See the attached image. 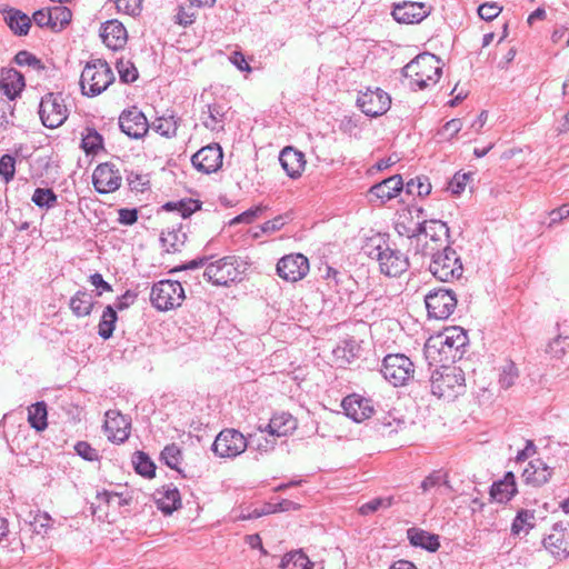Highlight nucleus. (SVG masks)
<instances>
[{"label":"nucleus","mask_w":569,"mask_h":569,"mask_svg":"<svg viewBox=\"0 0 569 569\" xmlns=\"http://www.w3.org/2000/svg\"><path fill=\"white\" fill-rule=\"evenodd\" d=\"M197 7L188 1L187 4H180L176 14V22L181 26L193 23L197 16Z\"/></svg>","instance_id":"51"},{"label":"nucleus","mask_w":569,"mask_h":569,"mask_svg":"<svg viewBox=\"0 0 569 569\" xmlns=\"http://www.w3.org/2000/svg\"><path fill=\"white\" fill-rule=\"evenodd\" d=\"M411 244L415 243L416 254L425 256V247L445 248L451 246L450 230L447 223L441 220H425L418 222L416 228L408 234Z\"/></svg>","instance_id":"3"},{"label":"nucleus","mask_w":569,"mask_h":569,"mask_svg":"<svg viewBox=\"0 0 569 569\" xmlns=\"http://www.w3.org/2000/svg\"><path fill=\"white\" fill-rule=\"evenodd\" d=\"M428 316L437 320L448 319L457 307V298L452 290L435 289L425 297Z\"/></svg>","instance_id":"12"},{"label":"nucleus","mask_w":569,"mask_h":569,"mask_svg":"<svg viewBox=\"0 0 569 569\" xmlns=\"http://www.w3.org/2000/svg\"><path fill=\"white\" fill-rule=\"evenodd\" d=\"M425 256L430 259L429 271L442 282L458 280L463 274V266L460 256L450 246L437 249L436 247H425Z\"/></svg>","instance_id":"2"},{"label":"nucleus","mask_w":569,"mask_h":569,"mask_svg":"<svg viewBox=\"0 0 569 569\" xmlns=\"http://www.w3.org/2000/svg\"><path fill=\"white\" fill-rule=\"evenodd\" d=\"M341 407L346 416L356 422L370 418L375 412L372 400L356 393L347 396L342 400Z\"/></svg>","instance_id":"21"},{"label":"nucleus","mask_w":569,"mask_h":569,"mask_svg":"<svg viewBox=\"0 0 569 569\" xmlns=\"http://www.w3.org/2000/svg\"><path fill=\"white\" fill-rule=\"evenodd\" d=\"M50 9H40L32 16L34 23L41 28L48 27L51 29L52 13H49Z\"/></svg>","instance_id":"61"},{"label":"nucleus","mask_w":569,"mask_h":569,"mask_svg":"<svg viewBox=\"0 0 569 569\" xmlns=\"http://www.w3.org/2000/svg\"><path fill=\"white\" fill-rule=\"evenodd\" d=\"M383 429L388 430V433L397 432L405 426V420L388 415L380 420Z\"/></svg>","instance_id":"59"},{"label":"nucleus","mask_w":569,"mask_h":569,"mask_svg":"<svg viewBox=\"0 0 569 569\" xmlns=\"http://www.w3.org/2000/svg\"><path fill=\"white\" fill-rule=\"evenodd\" d=\"M81 147L87 154H97L103 149V138L96 129L86 128V131L82 133Z\"/></svg>","instance_id":"39"},{"label":"nucleus","mask_w":569,"mask_h":569,"mask_svg":"<svg viewBox=\"0 0 569 569\" xmlns=\"http://www.w3.org/2000/svg\"><path fill=\"white\" fill-rule=\"evenodd\" d=\"M226 104L213 102L207 106V109L201 112L202 124L211 130L219 131L224 128L226 114L228 112Z\"/></svg>","instance_id":"28"},{"label":"nucleus","mask_w":569,"mask_h":569,"mask_svg":"<svg viewBox=\"0 0 569 569\" xmlns=\"http://www.w3.org/2000/svg\"><path fill=\"white\" fill-rule=\"evenodd\" d=\"M263 211V207L257 206L253 208H250L242 212L241 214L234 217L230 224H237V223H251L261 212Z\"/></svg>","instance_id":"57"},{"label":"nucleus","mask_w":569,"mask_h":569,"mask_svg":"<svg viewBox=\"0 0 569 569\" xmlns=\"http://www.w3.org/2000/svg\"><path fill=\"white\" fill-rule=\"evenodd\" d=\"M97 498L98 500L104 501L107 503L117 501L118 506H126L129 503V500L127 498H123L122 493L111 492L107 490L99 492Z\"/></svg>","instance_id":"60"},{"label":"nucleus","mask_w":569,"mask_h":569,"mask_svg":"<svg viewBox=\"0 0 569 569\" xmlns=\"http://www.w3.org/2000/svg\"><path fill=\"white\" fill-rule=\"evenodd\" d=\"M181 450L176 443H171L164 447L161 451V460L171 469L178 470V466L181 461Z\"/></svg>","instance_id":"47"},{"label":"nucleus","mask_w":569,"mask_h":569,"mask_svg":"<svg viewBox=\"0 0 569 569\" xmlns=\"http://www.w3.org/2000/svg\"><path fill=\"white\" fill-rule=\"evenodd\" d=\"M132 463L134 466V470L140 476L146 478H153L156 475V466L150 457L143 451H137L133 455Z\"/></svg>","instance_id":"40"},{"label":"nucleus","mask_w":569,"mask_h":569,"mask_svg":"<svg viewBox=\"0 0 569 569\" xmlns=\"http://www.w3.org/2000/svg\"><path fill=\"white\" fill-rule=\"evenodd\" d=\"M157 499L158 508L166 515H171L181 506L180 492L176 487H167Z\"/></svg>","instance_id":"33"},{"label":"nucleus","mask_w":569,"mask_h":569,"mask_svg":"<svg viewBox=\"0 0 569 569\" xmlns=\"http://www.w3.org/2000/svg\"><path fill=\"white\" fill-rule=\"evenodd\" d=\"M403 189V181L400 174H395L382 180L379 183L373 184L369 193L385 203L396 198Z\"/></svg>","instance_id":"26"},{"label":"nucleus","mask_w":569,"mask_h":569,"mask_svg":"<svg viewBox=\"0 0 569 569\" xmlns=\"http://www.w3.org/2000/svg\"><path fill=\"white\" fill-rule=\"evenodd\" d=\"M535 511L521 509L517 512L511 525L512 535L519 536L521 532L528 533L535 527Z\"/></svg>","instance_id":"36"},{"label":"nucleus","mask_w":569,"mask_h":569,"mask_svg":"<svg viewBox=\"0 0 569 569\" xmlns=\"http://www.w3.org/2000/svg\"><path fill=\"white\" fill-rule=\"evenodd\" d=\"M223 152L218 143L208 144L191 158L193 167L202 173L216 172L222 166Z\"/></svg>","instance_id":"18"},{"label":"nucleus","mask_w":569,"mask_h":569,"mask_svg":"<svg viewBox=\"0 0 569 569\" xmlns=\"http://www.w3.org/2000/svg\"><path fill=\"white\" fill-rule=\"evenodd\" d=\"M14 62L20 67H30L36 71H42L46 69L43 62L37 58L33 53L21 50L14 56Z\"/></svg>","instance_id":"46"},{"label":"nucleus","mask_w":569,"mask_h":569,"mask_svg":"<svg viewBox=\"0 0 569 569\" xmlns=\"http://www.w3.org/2000/svg\"><path fill=\"white\" fill-rule=\"evenodd\" d=\"M4 21L10 30L18 36H26L31 27V19L22 11L13 8L3 10Z\"/></svg>","instance_id":"31"},{"label":"nucleus","mask_w":569,"mask_h":569,"mask_svg":"<svg viewBox=\"0 0 569 569\" xmlns=\"http://www.w3.org/2000/svg\"><path fill=\"white\" fill-rule=\"evenodd\" d=\"M74 451L87 461H98L100 458L99 451L87 441H78L74 445Z\"/></svg>","instance_id":"53"},{"label":"nucleus","mask_w":569,"mask_h":569,"mask_svg":"<svg viewBox=\"0 0 569 569\" xmlns=\"http://www.w3.org/2000/svg\"><path fill=\"white\" fill-rule=\"evenodd\" d=\"M47 405L43 401L33 403L28 409V421L37 431H42L48 426Z\"/></svg>","instance_id":"34"},{"label":"nucleus","mask_w":569,"mask_h":569,"mask_svg":"<svg viewBox=\"0 0 569 569\" xmlns=\"http://www.w3.org/2000/svg\"><path fill=\"white\" fill-rule=\"evenodd\" d=\"M178 126V119L173 114H170L157 118L151 128L162 137L172 138L177 134Z\"/></svg>","instance_id":"38"},{"label":"nucleus","mask_w":569,"mask_h":569,"mask_svg":"<svg viewBox=\"0 0 569 569\" xmlns=\"http://www.w3.org/2000/svg\"><path fill=\"white\" fill-rule=\"evenodd\" d=\"M309 269V260L301 253L284 256L277 263V274L289 282L303 279L308 274Z\"/></svg>","instance_id":"15"},{"label":"nucleus","mask_w":569,"mask_h":569,"mask_svg":"<svg viewBox=\"0 0 569 569\" xmlns=\"http://www.w3.org/2000/svg\"><path fill=\"white\" fill-rule=\"evenodd\" d=\"M380 371L390 385L401 387L413 378L415 365L402 353L387 355Z\"/></svg>","instance_id":"8"},{"label":"nucleus","mask_w":569,"mask_h":569,"mask_svg":"<svg viewBox=\"0 0 569 569\" xmlns=\"http://www.w3.org/2000/svg\"><path fill=\"white\" fill-rule=\"evenodd\" d=\"M298 427L297 419L289 412H280L272 416L264 427L259 426L258 430L268 432L270 437H287Z\"/></svg>","instance_id":"23"},{"label":"nucleus","mask_w":569,"mask_h":569,"mask_svg":"<svg viewBox=\"0 0 569 569\" xmlns=\"http://www.w3.org/2000/svg\"><path fill=\"white\" fill-rule=\"evenodd\" d=\"M284 226V219L281 216L276 217L272 220H268L260 226L262 233H273L280 230Z\"/></svg>","instance_id":"63"},{"label":"nucleus","mask_w":569,"mask_h":569,"mask_svg":"<svg viewBox=\"0 0 569 569\" xmlns=\"http://www.w3.org/2000/svg\"><path fill=\"white\" fill-rule=\"evenodd\" d=\"M403 188L408 194L426 197L431 192V183L427 177L410 179Z\"/></svg>","instance_id":"43"},{"label":"nucleus","mask_w":569,"mask_h":569,"mask_svg":"<svg viewBox=\"0 0 569 569\" xmlns=\"http://www.w3.org/2000/svg\"><path fill=\"white\" fill-rule=\"evenodd\" d=\"M552 470L540 459L532 460L528 463L522 472V478L527 485L540 487L549 481Z\"/></svg>","instance_id":"27"},{"label":"nucleus","mask_w":569,"mask_h":569,"mask_svg":"<svg viewBox=\"0 0 569 569\" xmlns=\"http://www.w3.org/2000/svg\"><path fill=\"white\" fill-rule=\"evenodd\" d=\"M391 14L397 22L410 24L422 21L429 10L423 2L403 1L393 6Z\"/></svg>","instance_id":"22"},{"label":"nucleus","mask_w":569,"mask_h":569,"mask_svg":"<svg viewBox=\"0 0 569 569\" xmlns=\"http://www.w3.org/2000/svg\"><path fill=\"white\" fill-rule=\"evenodd\" d=\"M16 173V159L11 154H3L0 158V177L3 178L4 182H10L14 178Z\"/></svg>","instance_id":"52"},{"label":"nucleus","mask_w":569,"mask_h":569,"mask_svg":"<svg viewBox=\"0 0 569 569\" xmlns=\"http://www.w3.org/2000/svg\"><path fill=\"white\" fill-rule=\"evenodd\" d=\"M137 298V293L132 292L131 290H127L122 296L118 297L114 306V310H124L128 307H130Z\"/></svg>","instance_id":"62"},{"label":"nucleus","mask_w":569,"mask_h":569,"mask_svg":"<svg viewBox=\"0 0 569 569\" xmlns=\"http://www.w3.org/2000/svg\"><path fill=\"white\" fill-rule=\"evenodd\" d=\"M39 116L44 127L56 129L68 119L69 111L61 92H49L41 98Z\"/></svg>","instance_id":"9"},{"label":"nucleus","mask_w":569,"mask_h":569,"mask_svg":"<svg viewBox=\"0 0 569 569\" xmlns=\"http://www.w3.org/2000/svg\"><path fill=\"white\" fill-rule=\"evenodd\" d=\"M69 306L76 317L82 318L91 313L94 301L91 293L86 290H79L71 297Z\"/></svg>","instance_id":"32"},{"label":"nucleus","mask_w":569,"mask_h":569,"mask_svg":"<svg viewBox=\"0 0 569 569\" xmlns=\"http://www.w3.org/2000/svg\"><path fill=\"white\" fill-rule=\"evenodd\" d=\"M118 221L123 226H132L138 220V210L137 209H128L121 208L118 210Z\"/></svg>","instance_id":"58"},{"label":"nucleus","mask_w":569,"mask_h":569,"mask_svg":"<svg viewBox=\"0 0 569 569\" xmlns=\"http://www.w3.org/2000/svg\"><path fill=\"white\" fill-rule=\"evenodd\" d=\"M502 11L497 2H486L478 8V14L482 20L491 21L497 18Z\"/></svg>","instance_id":"56"},{"label":"nucleus","mask_w":569,"mask_h":569,"mask_svg":"<svg viewBox=\"0 0 569 569\" xmlns=\"http://www.w3.org/2000/svg\"><path fill=\"white\" fill-rule=\"evenodd\" d=\"M114 81V74L106 60L93 59L87 62L80 77L82 93L96 97L102 93Z\"/></svg>","instance_id":"6"},{"label":"nucleus","mask_w":569,"mask_h":569,"mask_svg":"<svg viewBox=\"0 0 569 569\" xmlns=\"http://www.w3.org/2000/svg\"><path fill=\"white\" fill-rule=\"evenodd\" d=\"M32 202L41 209H52L58 203V197L50 188H37L31 198Z\"/></svg>","instance_id":"41"},{"label":"nucleus","mask_w":569,"mask_h":569,"mask_svg":"<svg viewBox=\"0 0 569 569\" xmlns=\"http://www.w3.org/2000/svg\"><path fill=\"white\" fill-rule=\"evenodd\" d=\"M462 129V121L458 118L447 121L438 131L436 137L439 141H450Z\"/></svg>","instance_id":"45"},{"label":"nucleus","mask_w":569,"mask_h":569,"mask_svg":"<svg viewBox=\"0 0 569 569\" xmlns=\"http://www.w3.org/2000/svg\"><path fill=\"white\" fill-rule=\"evenodd\" d=\"M407 538L413 547H419L430 552L437 551L440 547L438 535L428 532L420 528H409L407 530Z\"/></svg>","instance_id":"29"},{"label":"nucleus","mask_w":569,"mask_h":569,"mask_svg":"<svg viewBox=\"0 0 569 569\" xmlns=\"http://www.w3.org/2000/svg\"><path fill=\"white\" fill-rule=\"evenodd\" d=\"M446 475L441 471H433L428 477L423 479L420 485V489L422 492H428L432 488L440 487L441 485H447Z\"/></svg>","instance_id":"54"},{"label":"nucleus","mask_w":569,"mask_h":569,"mask_svg":"<svg viewBox=\"0 0 569 569\" xmlns=\"http://www.w3.org/2000/svg\"><path fill=\"white\" fill-rule=\"evenodd\" d=\"M238 259L234 256L223 257L207 264L203 277L214 286H228L241 280Z\"/></svg>","instance_id":"10"},{"label":"nucleus","mask_w":569,"mask_h":569,"mask_svg":"<svg viewBox=\"0 0 569 569\" xmlns=\"http://www.w3.org/2000/svg\"><path fill=\"white\" fill-rule=\"evenodd\" d=\"M430 389L439 399L455 400L466 390L465 372L455 366L436 369L430 377Z\"/></svg>","instance_id":"5"},{"label":"nucleus","mask_w":569,"mask_h":569,"mask_svg":"<svg viewBox=\"0 0 569 569\" xmlns=\"http://www.w3.org/2000/svg\"><path fill=\"white\" fill-rule=\"evenodd\" d=\"M363 252L377 260L381 273L388 277H399L409 268L408 257L400 250L391 248L383 238H371L365 244Z\"/></svg>","instance_id":"1"},{"label":"nucleus","mask_w":569,"mask_h":569,"mask_svg":"<svg viewBox=\"0 0 569 569\" xmlns=\"http://www.w3.org/2000/svg\"><path fill=\"white\" fill-rule=\"evenodd\" d=\"M119 127L124 134L132 139L143 138L150 128L147 117L137 107H131L120 113Z\"/></svg>","instance_id":"16"},{"label":"nucleus","mask_w":569,"mask_h":569,"mask_svg":"<svg viewBox=\"0 0 569 569\" xmlns=\"http://www.w3.org/2000/svg\"><path fill=\"white\" fill-rule=\"evenodd\" d=\"M118 319L117 311L112 306H107L102 312L99 326L98 333L99 336L107 340L112 337L114 331L116 321Z\"/></svg>","instance_id":"35"},{"label":"nucleus","mask_w":569,"mask_h":569,"mask_svg":"<svg viewBox=\"0 0 569 569\" xmlns=\"http://www.w3.org/2000/svg\"><path fill=\"white\" fill-rule=\"evenodd\" d=\"M517 492V486L513 472L509 471L505 475L503 479L492 483L490 496L497 502L509 501Z\"/></svg>","instance_id":"30"},{"label":"nucleus","mask_w":569,"mask_h":569,"mask_svg":"<svg viewBox=\"0 0 569 569\" xmlns=\"http://www.w3.org/2000/svg\"><path fill=\"white\" fill-rule=\"evenodd\" d=\"M100 37L103 43L112 49L119 50L127 43V30L118 20H109L101 26Z\"/></svg>","instance_id":"24"},{"label":"nucleus","mask_w":569,"mask_h":569,"mask_svg":"<svg viewBox=\"0 0 569 569\" xmlns=\"http://www.w3.org/2000/svg\"><path fill=\"white\" fill-rule=\"evenodd\" d=\"M470 178V173H456L448 183V191L455 196L461 194L465 191L467 181Z\"/></svg>","instance_id":"55"},{"label":"nucleus","mask_w":569,"mask_h":569,"mask_svg":"<svg viewBox=\"0 0 569 569\" xmlns=\"http://www.w3.org/2000/svg\"><path fill=\"white\" fill-rule=\"evenodd\" d=\"M279 161L286 173L292 179L299 178L306 166L305 154L293 147L283 148Z\"/></svg>","instance_id":"25"},{"label":"nucleus","mask_w":569,"mask_h":569,"mask_svg":"<svg viewBox=\"0 0 569 569\" xmlns=\"http://www.w3.org/2000/svg\"><path fill=\"white\" fill-rule=\"evenodd\" d=\"M52 13V30H61L71 21V10L64 6H54L49 8Z\"/></svg>","instance_id":"44"},{"label":"nucleus","mask_w":569,"mask_h":569,"mask_svg":"<svg viewBox=\"0 0 569 569\" xmlns=\"http://www.w3.org/2000/svg\"><path fill=\"white\" fill-rule=\"evenodd\" d=\"M518 378V369L513 362H507L500 369L499 385L503 389H508L515 385Z\"/></svg>","instance_id":"49"},{"label":"nucleus","mask_w":569,"mask_h":569,"mask_svg":"<svg viewBox=\"0 0 569 569\" xmlns=\"http://www.w3.org/2000/svg\"><path fill=\"white\" fill-rule=\"evenodd\" d=\"M131 421L130 419L117 410H108L106 412L104 430L108 433V439L122 443L130 435Z\"/></svg>","instance_id":"20"},{"label":"nucleus","mask_w":569,"mask_h":569,"mask_svg":"<svg viewBox=\"0 0 569 569\" xmlns=\"http://www.w3.org/2000/svg\"><path fill=\"white\" fill-rule=\"evenodd\" d=\"M24 77L21 72L13 68L3 69L0 78V91L8 98L9 101L3 102L4 107L10 112V118L3 116L1 124H12L13 107L11 101L16 100L24 88Z\"/></svg>","instance_id":"13"},{"label":"nucleus","mask_w":569,"mask_h":569,"mask_svg":"<svg viewBox=\"0 0 569 569\" xmlns=\"http://www.w3.org/2000/svg\"><path fill=\"white\" fill-rule=\"evenodd\" d=\"M186 238V233L172 230L162 232L160 241L167 252H176L184 243Z\"/></svg>","instance_id":"42"},{"label":"nucleus","mask_w":569,"mask_h":569,"mask_svg":"<svg viewBox=\"0 0 569 569\" xmlns=\"http://www.w3.org/2000/svg\"><path fill=\"white\" fill-rule=\"evenodd\" d=\"M92 183L99 193L114 192L121 187L122 176L114 163H100L92 173Z\"/></svg>","instance_id":"14"},{"label":"nucleus","mask_w":569,"mask_h":569,"mask_svg":"<svg viewBox=\"0 0 569 569\" xmlns=\"http://www.w3.org/2000/svg\"><path fill=\"white\" fill-rule=\"evenodd\" d=\"M467 340V333L461 328L453 327L448 331V335H446L443 343L451 349L459 350L466 346Z\"/></svg>","instance_id":"50"},{"label":"nucleus","mask_w":569,"mask_h":569,"mask_svg":"<svg viewBox=\"0 0 569 569\" xmlns=\"http://www.w3.org/2000/svg\"><path fill=\"white\" fill-rule=\"evenodd\" d=\"M390 103L389 94L379 88L367 90L357 99L360 110L369 117H379L386 113L390 108Z\"/></svg>","instance_id":"17"},{"label":"nucleus","mask_w":569,"mask_h":569,"mask_svg":"<svg viewBox=\"0 0 569 569\" xmlns=\"http://www.w3.org/2000/svg\"><path fill=\"white\" fill-rule=\"evenodd\" d=\"M549 216L550 221L548 226L552 227L569 217V206L565 204L557 209H553L552 211H550Z\"/></svg>","instance_id":"64"},{"label":"nucleus","mask_w":569,"mask_h":569,"mask_svg":"<svg viewBox=\"0 0 569 569\" xmlns=\"http://www.w3.org/2000/svg\"><path fill=\"white\" fill-rule=\"evenodd\" d=\"M543 547L556 559L563 560L569 557V528L562 523L553 525L551 532L543 539Z\"/></svg>","instance_id":"19"},{"label":"nucleus","mask_w":569,"mask_h":569,"mask_svg":"<svg viewBox=\"0 0 569 569\" xmlns=\"http://www.w3.org/2000/svg\"><path fill=\"white\" fill-rule=\"evenodd\" d=\"M247 438L238 430L227 428L216 437L211 450L219 458H236L246 451Z\"/></svg>","instance_id":"11"},{"label":"nucleus","mask_w":569,"mask_h":569,"mask_svg":"<svg viewBox=\"0 0 569 569\" xmlns=\"http://www.w3.org/2000/svg\"><path fill=\"white\" fill-rule=\"evenodd\" d=\"M184 300V290L179 281L161 280L153 284L150 292L152 306L160 311L179 307Z\"/></svg>","instance_id":"7"},{"label":"nucleus","mask_w":569,"mask_h":569,"mask_svg":"<svg viewBox=\"0 0 569 569\" xmlns=\"http://www.w3.org/2000/svg\"><path fill=\"white\" fill-rule=\"evenodd\" d=\"M116 68L122 82L131 83L138 79V70L131 61L120 59Z\"/></svg>","instance_id":"48"},{"label":"nucleus","mask_w":569,"mask_h":569,"mask_svg":"<svg viewBox=\"0 0 569 569\" xmlns=\"http://www.w3.org/2000/svg\"><path fill=\"white\" fill-rule=\"evenodd\" d=\"M439 59L429 52L420 53L402 68L403 77L410 79V86L419 90L426 89L430 83L438 82L442 69Z\"/></svg>","instance_id":"4"},{"label":"nucleus","mask_w":569,"mask_h":569,"mask_svg":"<svg viewBox=\"0 0 569 569\" xmlns=\"http://www.w3.org/2000/svg\"><path fill=\"white\" fill-rule=\"evenodd\" d=\"M280 567L282 569H312L313 563L301 550H298L286 553Z\"/></svg>","instance_id":"37"}]
</instances>
